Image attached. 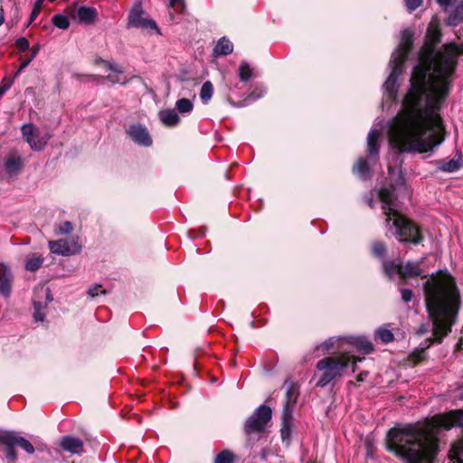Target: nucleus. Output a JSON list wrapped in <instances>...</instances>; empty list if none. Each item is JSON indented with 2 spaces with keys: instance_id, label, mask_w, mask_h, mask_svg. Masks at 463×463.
I'll list each match as a JSON object with an SVG mask.
<instances>
[{
  "instance_id": "obj_56",
  "label": "nucleus",
  "mask_w": 463,
  "mask_h": 463,
  "mask_svg": "<svg viewBox=\"0 0 463 463\" xmlns=\"http://www.w3.org/2000/svg\"><path fill=\"white\" fill-rule=\"evenodd\" d=\"M100 60H102V59H101V58H97V59L95 60V64H97V65H102V63H100Z\"/></svg>"
},
{
  "instance_id": "obj_5",
  "label": "nucleus",
  "mask_w": 463,
  "mask_h": 463,
  "mask_svg": "<svg viewBox=\"0 0 463 463\" xmlns=\"http://www.w3.org/2000/svg\"><path fill=\"white\" fill-rule=\"evenodd\" d=\"M386 222L390 226L392 235L402 242L419 244L423 240L420 226L413 221L404 217L398 211L383 206Z\"/></svg>"
},
{
  "instance_id": "obj_23",
  "label": "nucleus",
  "mask_w": 463,
  "mask_h": 463,
  "mask_svg": "<svg viewBox=\"0 0 463 463\" xmlns=\"http://www.w3.org/2000/svg\"><path fill=\"white\" fill-rule=\"evenodd\" d=\"M22 160L19 156H10L5 163V168L10 175H16L22 168Z\"/></svg>"
},
{
  "instance_id": "obj_11",
  "label": "nucleus",
  "mask_w": 463,
  "mask_h": 463,
  "mask_svg": "<svg viewBox=\"0 0 463 463\" xmlns=\"http://www.w3.org/2000/svg\"><path fill=\"white\" fill-rule=\"evenodd\" d=\"M0 443L3 445H15L21 447L29 454H33L34 452V448L29 440L14 432H1Z\"/></svg>"
},
{
  "instance_id": "obj_47",
  "label": "nucleus",
  "mask_w": 463,
  "mask_h": 463,
  "mask_svg": "<svg viewBox=\"0 0 463 463\" xmlns=\"http://www.w3.org/2000/svg\"><path fill=\"white\" fill-rule=\"evenodd\" d=\"M119 74L113 72V74L108 75L107 79L112 83H125V80H121Z\"/></svg>"
},
{
  "instance_id": "obj_17",
  "label": "nucleus",
  "mask_w": 463,
  "mask_h": 463,
  "mask_svg": "<svg viewBox=\"0 0 463 463\" xmlns=\"http://www.w3.org/2000/svg\"><path fill=\"white\" fill-rule=\"evenodd\" d=\"M39 290L41 292L44 293V295L46 296V302L44 305H43L41 302L33 300V307H34L33 317L36 321H43L44 313L43 312V310L44 309L46 304L52 300V298L51 296L50 289L48 288L41 287V288Z\"/></svg>"
},
{
  "instance_id": "obj_34",
  "label": "nucleus",
  "mask_w": 463,
  "mask_h": 463,
  "mask_svg": "<svg viewBox=\"0 0 463 463\" xmlns=\"http://www.w3.org/2000/svg\"><path fill=\"white\" fill-rule=\"evenodd\" d=\"M53 24L60 29H67L70 25L69 19L62 14H55L52 17Z\"/></svg>"
},
{
  "instance_id": "obj_30",
  "label": "nucleus",
  "mask_w": 463,
  "mask_h": 463,
  "mask_svg": "<svg viewBox=\"0 0 463 463\" xmlns=\"http://www.w3.org/2000/svg\"><path fill=\"white\" fill-rule=\"evenodd\" d=\"M175 108L180 113H189L194 109L193 102L188 99H180L175 103Z\"/></svg>"
},
{
  "instance_id": "obj_41",
  "label": "nucleus",
  "mask_w": 463,
  "mask_h": 463,
  "mask_svg": "<svg viewBox=\"0 0 463 463\" xmlns=\"http://www.w3.org/2000/svg\"><path fill=\"white\" fill-rule=\"evenodd\" d=\"M15 46L20 52H25L29 49V42L26 38L21 37L16 40Z\"/></svg>"
},
{
  "instance_id": "obj_37",
  "label": "nucleus",
  "mask_w": 463,
  "mask_h": 463,
  "mask_svg": "<svg viewBox=\"0 0 463 463\" xmlns=\"http://www.w3.org/2000/svg\"><path fill=\"white\" fill-rule=\"evenodd\" d=\"M342 340L343 339H340V338L336 339L334 337L328 338L324 343H322L319 346H317V349L322 348L323 350L328 352L335 345L336 343H340Z\"/></svg>"
},
{
  "instance_id": "obj_20",
  "label": "nucleus",
  "mask_w": 463,
  "mask_h": 463,
  "mask_svg": "<svg viewBox=\"0 0 463 463\" xmlns=\"http://www.w3.org/2000/svg\"><path fill=\"white\" fill-rule=\"evenodd\" d=\"M159 118L162 123L167 127H175L180 121V118L175 109L161 110L159 112Z\"/></svg>"
},
{
  "instance_id": "obj_8",
  "label": "nucleus",
  "mask_w": 463,
  "mask_h": 463,
  "mask_svg": "<svg viewBox=\"0 0 463 463\" xmlns=\"http://www.w3.org/2000/svg\"><path fill=\"white\" fill-rule=\"evenodd\" d=\"M271 415L272 411L269 406H260L245 422V432H261L265 429L266 424L270 420Z\"/></svg>"
},
{
  "instance_id": "obj_14",
  "label": "nucleus",
  "mask_w": 463,
  "mask_h": 463,
  "mask_svg": "<svg viewBox=\"0 0 463 463\" xmlns=\"http://www.w3.org/2000/svg\"><path fill=\"white\" fill-rule=\"evenodd\" d=\"M22 134L26 142L34 150H41L46 145V139H35L33 136H37V128L32 124H25L22 127Z\"/></svg>"
},
{
  "instance_id": "obj_22",
  "label": "nucleus",
  "mask_w": 463,
  "mask_h": 463,
  "mask_svg": "<svg viewBox=\"0 0 463 463\" xmlns=\"http://www.w3.org/2000/svg\"><path fill=\"white\" fill-rule=\"evenodd\" d=\"M79 20L84 24H91L97 17V11L93 7L81 6L77 11Z\"/></svg>"
},
{
  "instance_id": "obj_13",
  "label": "nucleus",
  "mask_w": 463,
  "mask_h": 463,
  "mask_svg": "<svg viewBox=\"0 0 463 463\" xmlns=\"http://www.w3.org/2000/svg\"><path fill=\"white\" fill-rule=\"evenodd\" d=\"M60 447L71 454H81L84 452L83 441L72 435H65L60 439Z\"/></svg>"
},
{
  "instance_id": "obj_7",
  "label": "nucleus",
  "mask_w": 463,
  "mask_h": 463,
  "mask_svg": "<svg viewBox=\"0 0 463 463\" xmlns=\"http://www.w3.org/2000/svg\"><path fill=\"white\" fill-rule=\"evenodd\" d=\"M423 262V258L419 260H408L399 263H395L393 260H384L383 268L384 273L389 278L392 279L397 274L403 282H407L409 279H426L428 277L427 271L422 267Z\"/></svg>"
},
{
  "instance_id": "obj_31",
  "label": "nucleus",
  "mask_w": 463,
  "mask_h": 463,
  "mask_svg": "<svg viewBox=\"0 0 463 463\" xmlns=\"http://www.w3.org/2000/svg\"><path fill=\"white\" fill-rule=\"evenodd\" d=\"M252 76V70L247 62H241L239 67V77L241 81H248Z\"/></svg>"
},
{
  "instance_id": "obj_18",
  "label": "nucleus",
  "mask_w": 463,
  "mask_h": 463,
  "mask_svg": "<svg viewBox=\"0 0 463 463\" xmlns=\"http://www.w3.org/2000/svg\"><path fill=\"white\" fill-rule=\"evenodd\" d=\"M381 133L377 129H373L370 131L367 137V151L369 156H377L379 153V138H380Z\"/></svg>"
},
{
  "instance_id": "obj_38",
  "label": "nucleus",
  "mask_w": 463,
  "mask_h": 463,
  "mask_svg": "<svg viewBox=\"0 0 463 463\" xmlns=\"http://www.w3.org/2000/svg\"><path fill=\"white\" fill-rule=\"evenodd\" d=\"M6 447L5 458L9 463H12L16 460L17 454L14 449L15 445H5Z\"/></svg>"
},
{
  "instance_id": "obj_15",
  "label": "nucleus",
  "mask_w": 463,
  "mask_h": 463,
  "mask_svg": "<svg viewBox=\"0 0 463 463\" xmlns=\"http://www.w3.org/2000/svg\"><path fill=\"white\" fill-rule=\"evenodd\" d=\"M13 275L10 269L5 265L0 264V292L8 298L12 291Z\"/></svg>"
},
{
  "instance_id": "obj_40",
  "label": "nucleus",
  "mask_w": 463,
  "mask_h": 463,
  "mask_svg": "<svg viewBox=\"0 0 463 463\" xmlns=\"http://www.w3.org/2000/svg\"><path fill=\"white\" fill-rule=\"evenodd\" d=\"M13 79L11 78H4L1 84H0V98L5 93L6 90H8L11 86L13 85Z\"/></svg>"
},
{
  "instance_id": "obj_36",
  "label": "nucleus",
  "mask_w": 463,
  "mask_h": 463,
  "mask_svg": "<svg viewBox=\"0 0 463 463\" xmlns=\"http://www.w3.org/2000/svg\"><path fill=\"white\" fill-rule=\"evenodd\" d=\"M372 250H373V254L375 257L383 258L386 252L385 244L382 241H375L373 244Z\"/></svg>"
},
{
  "instance_id": "obj_1",
  "label": "nucleus",
  "mask_w": 463,
  "mask_h": 463,
  "mask_svg": "<svg viewBox=\"0 0 463 463\" xmlns=\"http://www.w3.org/2000/svg\"><path fill=\"white\" fill-rule=\"evenodd\" d=\"M441 31L437 18L430 22L402 108L389 130L390 144L400 152L427 153L445 139L439 111L449 94L463 43H449L435 52Z\"/></svg>"
},
{
  "instance_id": "obj_51",
  "label": "nucleus",
  "mask_w": 463,
  "mask_h": 463,
  "mask_svg": "<svg viewBox=\"0 0 463 463\" xmlns=\"http://www.w3.org/2000/svg\"><path fill=\"white\" fill-rule=\"evenodd\" d=\"M261 95L260 94H258V95H255V92L252 91L249 97L247 98L248 100H255L257 99L258 98H260Z\"/></svg>"
},
{
  "instance_id": "obj_24",
  "label": "nucleus",
  "mask_w": 463,
  "mask_h": 463,
  "mask_svg": "<svg viewBox=\"0 0 463 463\" xmlns=\"http://www.w3.org/2000/svg\"><path fill=\"white\" fill-rule=\"evenodd\" d=\"M449 458L453 463H463V438L453 445L449 450Z\"/></svg>"
},
{
  "instance_id": "obj_3",
  "label": "nucleus",
  "mask_w": 463,
  "mask_h": 463,
  "mask_svg": "<svg viewBox=\"0 0 463 463\" xmlns=\"http://www.w3.org/2000/svg\"><path fill=\"white\" fill-rule=\"evenodd\" d=\"M427 311L432 322L433 337L429 338V345L415 349L408 356L410 364L416 365L425 359V349L433 343H441L451 332L452 326L460 307V294L454 279L448 273L440 272L431 276L424 285Z\"/></svg>"
},
{
  "instance_id": "obj_26",
  "label": "nucleus",
  "mask_w": 463,
  "mask_h": 463,
  "mask_svg": "<svg viewBox=\"0 0 463 463\" xmlns=\"http://www.w3.org/2000/svg\"><path fill=\"white\" fill-rule=\"evenodd\" d=\"M43 263V258L38 254H31L25 261V269L29 271L38 270Z\"/></svg>"
},
{
  "instance_id": "obj_48",
  "label": "nucleus",
  "mask_w": 463,
  "mask_h": 463,
  "mask_svg": "<svg viewBox=\"0 0 463 463\" xmlns=\"http://www.w3.org/2000/svg\"><path fill=\"white\" fill-rule=\"evenodd\" d=\"M33 60V59H31V56H29L28 58L24 59V60L22 61V63H21V65H20V68H19L18 71L15 73V76H16V75H17V74H18L22 70H24V68H26V67L29 65V63H30Z\"/></svg>"
},
{
  "instance_id": "obj_16",
  "label": "nucleus",
  "mask_w": 463,
  "mask_h": 463,
  "mask_svg": "<svg viewBox=\"0 0 463 463\" xmlns=\"http://www.w3.org/2000/svg\"><path fill=\"white\" fill-rule=\"evenodd\" d=\"M438 169L446 172V173H453L458 171L463 166V162L460 155H458L456 157L449 159V161H439L437 163Z\"/></svg>"
},
{
  "instance_id": "obj_46",
  "label": "nucleus",
  "mask_w": 463,
  "mask_h": 463,
  "mask_svg": "<svg viewBox=\"0 0 463 463\" xmlns=\"http://www.w3.org/2000/svg\"><path fill=\"white\" fill-rule=\"evenodd\" d=\"M281 438L283 440H287L289 439L290 436V429L289 426L287 424L286 420H284L283 427L281 428Z\"/></svg>"
},
{
  "instance_id": "obj_29",
  "label": "nucleus",
  "mask_w": 463,
  "mask_h": 463,
  "mask_svg": "<svg viewBox=\"0 0 463 463\" xmlns=\"http://www.w3.org/2000/svg\"><path fill=\"white\" fill-rule=\"evenodd\" d=\"M375 339H379L381 342L388 344L393 341L394 336L391 330L381 327L375 332Z\"/></svg>"
},
{
  "instance_id": "obj_55",
  "label": "nucleus",
  "mask_w": 463,
  "mask_h": 463,
  "mask_svg": "<svg viewBox=\"0 0 463 463\" xmlns=\"http://www.w3.org/2000/svg\"><path fill=\"white\" fill-rule=\"evenodd\" d=\"M364 376H367V373H361L357 377V381H363Z\"/></svg>"
},
{
  "instance_id": "obj_19",
  "label": "nucleus",
  "mask_w": 463,
  "mask_h": 463,
  "mask_svg": "<svg viewBox=\"0 0 463 463\" xmlns=\"http://www.w3.org/2000/svg\"><path fill=\"white\" fill-rule=\"evenodd\" d=\"M232 51H233L232 43L229 39L222 37L216 43V45L213 49V55L215 57L225 56V55L232 53Z\"/></svg>"
},
{
  "instance_id": "obj_4",
  "label": "nucleus",
  "mask_w": 463,
  "mask_h": 463,
  "mask_svg": "<svg viewBox=\"0 0 463 463\" xmlns=\"http://www.w3.org/2000/svg\"><path fill=\"white\" fill-rule=\"evenodd\" d=\"M413 33L410 29H405L402 32V41L392 53L391 66L392 72L384 83V90L387 99L390 101H394L397 96V80L402 72L403 63L407 60L408 54L412 48Z\"/></svg>"
},
{
  "instance_id": "obj_25",
  "label": "nucleus",
  "mask_w": 463,
  "mask_h": 463,
  "mask_svg": "<svg viewBox=\"0 0 463 463\" xmlns=\"http://www.w3.org/2000/svg\"><path fill=\"white\" fill-rule=\"evenodd\" d=\"M350 343L364 354H370L373 351V344L364 337L352 338Z\"/></svg>"
},
{
  "instance_id": "obj_27",
  "label": "nucleus",
  "mask_w": 463,
  "mask_h": 463,
  "mask_svg": "<svg viewBox=\"0 0 463 463\" xmlns=\"http://www.w3.org/2000/svg\"><path fill=\"white\" fill-rule=\"evenodd\" d=\"M380 201L383 203L382 209L383 210V206L390 207L392 211H396L392 207L393 202V194L392 192L387 188H383L379 192Z\"/></svg>"
},
{
  "instance_id": "obj_12",
  "label": "nucleus",
  "mask_w": 463,
  "mask_h": 463,
  "mask_svg": "<svg viewBox=\"0 0 463 463\" xmlns=\"http://www.w3.org/2000/svg\"><path fill=\"white\" fill-rule=\"evenodd\" d=\"M127 134L138 145L149 146L152 144V138L147 129L141 125H131L128 128Z\"/></svg>"
},
{
  "instance_id": "obj_42",
  "label": "nucleus",
  "mask_w": 463,
  "mask_h": 463,
  "mask_svg": "<svg viewBox=\"0 0 463 463\" xmlns=\"http://www.w3.org/2000/svg\"><path fill=\"white\" fill-rule=\"evenodd\" d=\"M422 4V0H405V5L410 12L414 11Z\"/></svg>"
},
{
  "instance_id": "obj_10",
  "label": "nucleus",
  "mask_w": 463,
  "mask_h": 463,
  "mask_svg": "<svg viewBox=\"0 0 463 463\" xmlns=\"http://www.w3.org/2000/svg\"><path fill=\"white\" fill-rule=\"evenodd\" d=\"M128 28L140 29H157L156 24L153 20L143 16V8L141 4H135L128 14Z\"/></svg>"
},
{
  "instance_id": "obj_2",
  "label": "nucleus",
  "mask_w": 463,
  "mask_h": 463,
  "mask_svg": "<svg viewBox=\"0 0 463 463\" xmlns=\"http://www.w3.org/2000/svg\"><path fill=\"white\" fill-rule=\"evenodd\" d=\"M452 427L463 428V410L437 414L423 421L397 424L387 432L385 448L404 463H431L439 446L433 429Z\"/></svg>"
},
{
  "instance_id": "obj_58",
  "label": "nucleus",
  "mask_w": 463,
  "mask_h": 463,
  "mask_svg": "<svg viewBox=\"0 0 463 463\" xmlns=\"http://www.w3.org/2000/svg\"><path fill=\"white\" fill-rule=\"evenodd\" d=\"M454 18L449 17V23L453 25H456V22L453 21Z\"/></svg>"
},
{
  "instance_id": "obj_44",
  "label": "nucleus",
  "mask_w": 463,
  "mask_h": 463,
  "mask_svg": "<svg viewBox=\"0 0 463 463\" xmlns=\"http://www.w3.org/2000/svg\"><path fill=\"white\" fill-rule=\"evenodd\" d=\"M171 7L175 8L177 12L182 13L184 9V0H170Z\"/></svg>"
},
{
  "instance_id": "obj_54",
  "label": "nucleus",
  "mask_w": 463,
  "mask_h": 463,
  "mask_svg": "<svg viewBox=\"0 0 463 463\" xmlns=\"http://www.w3.org/2000/svg\"><path fill=\"white\" fill-rule=\"evenodd\" d=\"M5 22V17H4V14H3V9H1V12H0V26L4 24Z\"/></svg>"
},
{
  "instance_id": "obj_28",
  "label": "nucleus",
  "mask_w": 463,
  "mask_h": 463,
  "mask_svg": "<svg viewBox=\"0 0 463 463\" xmlns=\"http://www.w3.org/2000/svg\"><path fill=\"white\" fill-rule=\"evenodd\" d=\"M213 86L211 81H205L200 90V98L203 103H207L213 97Z\"/></svg>"
},
{
  "instance_id": "obj_9",
  "label": "nucleus",
  "mask_w": 463,
  "mask_h": 463,
  "mask_svg": "<svg viewBox=\"0 0 463 463\" xmlns=\"http://www.w3.org/2000/svg\"><path fill=\"white\" fill-rule=\"evenodd\" d=\"M50 250L57 255L71 256L81 250V242L78 236L49 241Z\"/></svg>"
},
{
  "instance_id": "obj_57",
  "label": "nucleus",
  "mask_w": 463,
  "mask_h": 463,
  "mask_svg": "<svg viewBox=\"0 0 463 463\" xmlns=\"http://www.w3.org/2000/svg\"><path fill=\"white\" fill-rule=\"evenodd\" d=\"M33 138H35L36 140L37 139H42L40 137H39V130L37 129V136H33Z\"/></svg>"
},
{
  "instance_id": "obj_43",
  "label": "nucleus",
  "mask_w": 463,
  "mask_h": 463,
  "mask_svg": "<svg viewBox=\"0 0 463 463\" xmlns=\"http://www.w3.org/2000/svg\"><path fill=\"white\" fill-rule=\"evenodd\" d=\"M101 288H102L101 285H96L95 287H93L88 290V294L91 298H95V297L99 296V294H106V290L101 289Z\"/></svg>"
},
{
  "instance_id": "obj_52",
  "label": "nucleus",
  "mask_w": 463,
  "mask_h": 463,
  "mask_svg": "<svg viewBox=\"0 0 463 463\" xmlns=\"http://www.w3.org/2000/svg\"><path fill=\"white\" fill-rule=\"evenodd\" d=\"M44 0H37L34 4L35 8L42 10Z\"/></svg>"
},
{
  "instance_id": "obj_49",
  "label": "nucleus",
  "mask_w": 463,
  "mask_h": 463,
  "mask_svg": "<svg viewBox=\"0 0 463 463\" xmlns=\"http://www.w3.org/2000/svg\"><path fill=\"white\" fill-rule=\"evenodd\" d=\"M42 10L40 9H37L35 7H33L32 13H31V15H30V19H29V23H33L39 15V14L41 13Z\"/></svg>"
},
{
  "instance_id": "obj_50",
  "label": "nucleus",
  "mask_w": 463,
  "mask_h": 463,
  "mask_svg": "<svg viewBox=\"0 0 463 463\" xmlns=\"http://www.w3.org/2000/svg\"><path fill=\"white\" fill-rule=\"evenodd\" d=\"M39 50H40V46H39V44H36V45H33V48H32V50H31V54H30L31 59H34V58H35V56H36V55L38 54V52H39Z\"/></svg>"
},
{
  "instance_id": "obj_53",
  "label": "nucleus",
  "mask_w": 463,
  "mask_h": 463,
  "mask_svg": "<svg viewBox=\"0 0 463 463\" xmlns=\"http://www.w3.org/2000/svg\"><path fill=\"white\" fill-rule=\"evenodd\" d=\"M438 3L441 6H448L450 4V0H438Z\"/></svg>"
},
{
  "instance_id": "obj_39",
  "label": "nucleus",
  "mask_w": 463,
  "mask_h": 463,
  "mask_svg": "<svg viewBox=\"0 0 463 463\" xmlns=\"http://www.w3.org/2000/svg\"><path fill=\"white\" fill-rule=\"evenodd\" d=\"M100 63H102V65L105 68L111 71L112 72L123 73V71L121 70V68L116 63H112V62H110L109 61H105V60H100Z\"/></svg>"
},
{
  "instance_id": "obj_45",
  "label": "nucleus",
  "mask_w": 463,
  "mask_h": 463,
  "mask_svg": "<svg viewBox=\"0 0 463 463\" xmlns=\"http://www.w3.org/2000/svg\"><path fill=\"white\" fill-rule=\"evenodd\" d=\"M401 294H402V299L405 302V303H408L410 302L411 299H412V297H413V293L411 289L409 288H402L401 289Z\"/></svg>"
},
{
  "instance_id": "obj_6",
  "label": "nucleus",
  "mask_w": 463,
  "mask_h": 463,
  "mask_svg": "<svg viewBox=\"0 0 463 463\" xmlns=\"http://www.w3.org/2000/svg\"><path fill=\"white\" fill-rule=\"evenodd\" d=\"M362 358H358L349 354V352H342L335 356H327L319 360L317 364V369L322 372V374L317 383L319 387H325L334 379L340 377L344 369L352 364L353 372L355 371V364L361 362Z\"/></svg>"
},
{
  "instance_id": "obj_32",
  "label": "nucleus",
  "mask_w": 463,
  "mask_h": 463,
  "mask_svg": "<svg viewBox=\"0 0 463 463\" xmlns=\"http://www.w3.org/2000/svg\"><path fill=\"white\" fill-rule=\"evenodd\" d=\"M369 164L366 159L361 157L357 160L354 166V171H356L362 177L369 173Z\"/></svg>"
},
{
  "instance_id": "obj_35",
  "label": "nucleus",
  "mask_w": 463,
  "mask_h": 463,
  "mask_svg": "<svg viewBox=\"0 0 463 463\" xmlns=\"http://www.w3.org/2000/svg\"><path fill=\"white\" fill-rule=\"evenodd\" d=\"M233 462V455L232 452L228 450H223L220 452L214 460V463H232Z\"/></svg>"
},
{
  "instance_id": "obj_33",
  "label": "nucleus",
  "mask_w": 463,
  "mask_h": 463,
  "mask_svg": "<svg viewBox=\"0 0 463 463\" xmlns=\"http://www.w3.org/2000/svg\"><path fill=\"white\" fill-rule=\"evenodd\" d=\"M73 225L71 222L65 221L55 227V234H69L72 232Z\"/></svg>"
},
{
  "instance_id": "obj_21",
  "label": "nucleus",
  "mask_w": 463,
  "mask_h": 463,
  "mask_svg": "<svg viewBox=\"0 0 463 463\" xmlns=\"http://www.w3.org/2000/svg\"><path fill=\"white\" fill-rule=\"evenodd\" d=\"M298 387L296 383H290L289 385L288 386V390H287V394H286V397H287V401H286V404H285V407H284V415L286 416L288 410H289V407L294 405L298 400Z\"/></svg>"
}]
</instances>
